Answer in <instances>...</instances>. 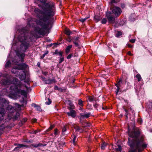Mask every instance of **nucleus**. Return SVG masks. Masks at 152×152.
Masks as SVG:
<instances>
[{"mask_svg": "<svg viewBox=\"0 0 152 152\" xmlns=\"http://www.w3.org/2000/svg\"><path fill=\"white\" fill-rule=\"evenodd\" d=\"M38 6L43 10L42 11L38 8H35L34 10V14L38 18L35 20L37 25L41 28L37 27L35 28V31L38 34L41 35L45 34V30H47L50 26H52L54 18L53 16L55 15V12L53 13H50L49 10L45 8L43 5L39 4Z\"/></svg>", "mask_w": 152, "mask_h": 152, "instance_id": "f257e3e1", "label": "nucleus"}, {"mask_svg": "<svg viewBox=\"0 0 152 152\" xmlns=\"http://www.w3.org/2000/svg\"><path fill=\"white\" fill-rule=\"evenodd\" d=\"M129 138L128 143L130 147L129 152H141L147 147V144L143 143V136L140 134V129L138 128L133 129V131L128 133Z\"/></svg>", "mask_w": 152, "mask_h": 152, "instance_id": "f03ea898", "label": "nucleus"}, {"mask_svg": "<svg viewBox=\"0 0 152 152\" xmlns=\"http://www.w3.org/2000/svg\"><path fill=\"white\" fill-rule=\"evenodd\" d=\"M2 83L4 85H8L13 84L15 86H11L10 89L11 91L14 92L16 94H20L26 97L27 94L30 91H31L30 87L27 86L25 84L22 83L18 79L14 78L12 81L9 79L5 78L1 80Z\"/></svg>", "mask_w": 152, "mask_h": 152, "instance_id": "7ed1b4c3", "label": "nucleus"}, {"mask_svg": "<svg viewBox=\"0 0 152 152\" xmlns=\"http://www.w3.org/2000/svg\"><path fill=\"white\" fill-rule=\"evenodd\" d=\"M19 39L20 42H22L20 45V51L25 52L29 47V42L31 41V39L28 37L23 36L19 37Z\"/></svg>", "mask_w": 152, "mask_h": 152, "instance_id": "20e7f679", "label": "nucleus"}, {"mask_svg": "<svg viewBox=\"0 0 152 152\" xmlns=\"http://www.w3.org/2000/svg\"><path fill=\"white\" fill-rule=\"evenodd\" d=\"M27 66L25 63H23L13 68L12 70V72L13 73L17 72V70H23L26 69Z\"/></svg>", "mask_w": 152, "mask_h": 152, "instance_id": "39448f33", "label": "nucleus"}, {"mask_svg": "<svg viewBox=\"0 0 152 152\" xmlns=\"http://www.w3.org/2000/svg\"><path fill=\"white\" fill-rule=\"evenodd\" d=\"M8 115L9 116L13 119L14 121L19 120L20 116L19 113L17 112L15 110L12 113H11V114H8Z\"/></svg>", "mask_w": 152, "mask_h": 152, "instance_id": "423d86ee", "label": "nucleus"}, {"mask_svg": "<svg viewBox=\"0 0 152 152\" xmlns=\"http://www.w3.org/2000/svg\"><path fill=\"white\" fill-rule=\"evenodd\" d=\"M111 14L110 12H107L106 13V17L109 23H114L115 22V19L114 17L111 15Z\"/></svg>", "mask_w": 152, "mask_h": 152, "instance_id": "0eeeda50", "label": "nucleus"}, {"mask_svg": "<svg viewBox=\"0 0 152 152\" xmlns=\"http://www.w3.org/2000/svg\"><path fill=\"white\" fill-rule=\"evenodd\" d=\"M121 10L120 8L117 7H114L112 10V13L115 16H118L121 13Z\"/></svg>", "mask_w": 152, "mask_h": 152, "instance_id": "6e6552de", "label": "nucleus"}, {"mask_svg": "<svg viewBox=\"0 0 152 152\" xmlns=\"http://www.w3.org/2000/svg\"><path fill=\"white\" fill-rule=\"evenodd\" d=\"M79 37H74L72 38V42L76 47L80 48L81 47L79 45L80 40Z\"/></svg>", "mask_w": 152, "mask_h": 152, "instance_id": "1a4fd4ad", "label": "nucleus"}, {"mask_svg": "<svg viewBox=\"0 0 152 152\" xmlns=\"http://www.w3.org/2000/svg\"><path fill=\"white\" fill-rule=\"evenodd\" d=\"M57 82L54 77H53L52 79L48 78V80H45V84H51L56 83Z\"/></svg>", "mask_w": 152, "mask_h": 152, "instance_id": "9d476101", "label": "nucleus"}, {"mask_svg": "<svg viewBox=\"0 0 152 152\" xmlns=\"http://www.w3.org/2000/svg\"><path fill=\"white\" fill-rule=\"evenodd\" d=\"M16 55L19 58L20 61L22 62L23 61V59L25 55V53H20L19 52H17L16 53Z\"/></svg>", "mask_w": 152, "mask_h": 152, "instance_id": "9b49d317", "label": "nucleus"}, {"mask_svg": "<svg viewBox=\"0 0 152 152\" xmlns=\"http://www.w3.org/2000/svg\"><path fill=\"white\" fill-rule=\"evenodd\" d=\"M15 145L17 146V147H16L15 149H14V151H18L19 150L20 148L23 147H26L27 148L28 147V146L25 145L23 144H18L16 143L15 144Z\"/></svg>", "mask_w": 152, "mask_h": 152, "instance_id": "f8f14e48", "label": "nucleus"}, {"mask_svg": "<svg viewBox=\"0 0 152 152\" xmlns=\"http://www.w3.org/2000/svg\"><path fill=\"white\" fill-rule=\"evenodd\" d=\"M67 114L68 116H71L72 118H75L76 116V112L73 110H70V112H67Z\"/></svg>", "mask_w": 152, "mask_h": 152, "instance_id": "ddd939ff", "label": "nucleus"}, {"mask_svg": "<svg viewBox=\"0 0 152 152\" xmlns=\"http://www.w3.org/2000/svg\"><path fill=\"white\" fill-rule=\"evenodd\" d=\"M7 110L9 111V114H11V113H12L13 112L15 111V110H14V108L11 105H9L7 107Z\"/></svg>", "mask_w": 152, "mask_h": 152, "instance_id": "4468645a", "label": "nucleus"}, {"mask_svg": "<svg viewBox=\"0 0 152 152\" xmlns=\"http://www.w3.org/2000/svg\"><path fill=\"white\" fill-rule=\"evenodd\" d=\"M90 113H86L84 114H83L82 113H80V118H82V119L84 118H88L90 116Z\"/></svg>", "mask_w": 152, "mask_h": 152, "instance_id": "2eb2a0df", "label": "nucleus"}, {"mask_svg": "<svg viewBox=\"0 0 152 152\" xmlns=\"http://www.w3.org/2000/svg\"><path fill=\"white\" fill-rule=\"evenodd\" d=\"M46 145H43L42 143H39L38 144H32L31 145L34 147L35 148H37L38 147L41 146H45Z\"/></svg>", "mask_w": 152, "mask_h": 152, "instance_id": "dca6fc26", "label": "nucleus"}, {"mask_svg": "<svg viewBox=\"0 0 152 152\" xmlns=\"http://www.w3.org/2000/svg\"><path fill=\"white\" fill-rule=\"evenodd\" d=\"M101 19L102 17L99 15H95L94 17V20L96 22H98Z\"/></svg>", "mask_w": 152, "mask_h": 152, "instance_id": "f3484780", "label": "nucleus"}, {"mask_svg": "<svg viewBox=\"0 0 152 152\" xmlns=\"http://www.w3.org/2000/svg\"><path fill=\"white\" fill-rule=\"evenodd\" d=\"M72 45H70L67 47L66 49V54L69 53L70 51V50L72 47Z\"/></svg>", "mask_w": 152, "mask_h": 152, "instance_id": "a211bd4d", "label": "nucleus"}, {"mask_svg": "<svg viewBox=\"0 0 152 152\" xmlns=\"http://www.w3.org/2000/svg\"><path fill=\"white\" fill-rule=\"evenodd\" d=\"M75 108V106L74 104L71 102H70L69 104V107H68V109L69 110H73Z\"/></svg>", "mask_w": 152, "mask_h": 152, "instance_id": "6ab92c4d", "label": "nucleus"}, {"mask_svg": "<svg viewBox=\"0 0 152 152\" xmlns=\"http://www.w3.org/2000/svg\"><path fill=\"white\" fill-rule=\"evenodd\" d=\"M54 54L58 55L60 57H62L63 52H59L58 50H55Z\"/></svg>", "mask_w": 152, "mask_h": 152, "instance_id": "aec40b11", "label": "nucleus"}, {"mask_svg": "<svg viewBox=\"0 0 152 152\" xmlns=\"http://www.w3.org/2000/svg\"><path fill=\"white\" fill-rule=\"evenodd\" d=\"M66 126H64L62 128V134L64 135H65L68 134V133H66Z\"/></svg>", "mask_w": 152, "mask_h": 152, "instance_id": "412c9836", "label": "nucleus"}, {"mask_svg": "<svg viewBox=\"0 0 152 152\" xmlns=\"http://www.w3.org/2000/svg\"><path fill=\"white\" fill-rule=\"evenodd\" d=\"M107 143H105L104 142H102V144H101V149L104 150V149L105 148L107 145Z\"/></svg>", "mask_w": 152, "mask_h": 152, "instance_id": "4be33fe9", "label": "nucleus"}, {"mask_svg": "<svg viewBox=\"0 0 152 152\" xmlns=\"http://www.w3.org/2000/svg\"><path fill=\"white\" fill-rule=\"evenodd\" d=\"M21 76H20V79L21 80H23L25 79L26 78L25 73L24 72H23L21 74Z\"/></svg>", "mask_w": 152, "mask_h": 152, "instance_id": "5701e85b", "label": "nucleus"}, {"mask_svg": "<svg viewBox=\"0 0 152 152\" xmlns=\"http://www.w3.org/2000/svg\"><path fill=\"white\" fill-rule=\"evenodd\" d=\"M74 129L76 130L77 131L80 132V131H81L80 132H82L83 130L82 129L80 128V127L78 126H76L74 127Z\"/></svg>", "mask_w": 152, "mask_h": 152, "instance_id": "b1692460", "label": "nucleus"}, {"mask_svg": "<svg viewBox=\"0 0 152 152\" xmlns=\"http://www.w3.org/2000/svg\"><path fill=\"white\" fill-rule=\"evenodd\" d=\"M88 100L89 101L91 102L94 101H95V99L94 97L89 96L88 97Z\"/></svg>", "mask_w": 152, "mask_h": 152, "instance_id": "393cba45", "label": "nucleus"}, {"mask_svg": "<svg viewBox=\"0 0 152 152\" xmlns=\"http://www.w3.org/2000/svg\"><path fill=\"white\" fill-rule=\"evenodd\" d=\"M122 34V32L120 31H118L117 33L115 34V36L116 37H118Z\"/></svg>", "mask_w": 152, "mask_h": 152, "instance_id": "a878e982", "label": "nucleus"}, {"mask_svg": "<svg viewBox=\"0 0 152 152\" xmlns=\"http://www.w3.org/2000/svg\"><path fill=\"white\" fill-rule=\"evenodd\" d=\"M83 102L81 99H79L78 100V104L80 106L83 107Z\"/></svg>", "mask_w": 152, "mask_h": 152, "instance_id": "bb28decb", "label": "nucleus"}, {"mask_svg": "<svg viewBox=\"0 0 152 152\" xmlns=\"http://www.w3.org/2000/svg\"><path fill=\"white\" fill-rule=\"evenodd\" d=\"M4 109L0 107V114H1L2 115H4Z\"/></svg>", "mask_w": 152, "mask_h": 152, "instance_id": "cd10ccee", "label": "nucleus"}, {"mask_svg": "<svg viewBox=\"0 0 152 152\" xmlns=\"http://www.w3.org/2000/svg\"><path fill=\"white\" fill-rule=\"evenodd\" d=\"M136 77L138 81H140L141 80L142 78L140 74L137 75Z\"/></svg>", "mask_w": 152, "mask_h": 152, "instance_id": "c85d7f7f", "label": "nucleus"}, {"mask_svg": "<svg viewBox=\"0 0 152 152\" xmlns=\"http://www.w3.org/2000/svg\"><path fill=\"white\" fill-rule=\"evenodd\" d=\"M21 103L22 104L23 106H24V104H27V102L25 100L24 98H22V100L21 101Z\"/></svg>", "mask_w": 152, "mask_h": 152, "instance_id": "c756f323", "label": "nucleus"}, {"mask_svg": "<svg viewBox=\"0 0 152 152\" xmlns=\"http://www.w3.org/2000/svg\"><path fill=\"white\" fill-rule=\"evenodd\" d=\"M72 33V32L69 30H66L65 31V34L69 36Z\"/></svg>", "mask_w": 152, "mask_h": 152, "instance_id": "7c9ffc66", "label": "nucleus"}, {"mask_svg": "<svg viewBox=\"0 0 152 152\" xmlns=\"http://www.w3.org/2000/svg\"><path fill=\"white\" fill-rule=\"evenodd\" d=\"M123 109L124 110L125 112V115L126 116L127 118L128 117L127 115L128 114V111L126 109H125L124 107H123Z\"/></svg>", "mask_w": 152, "mask_h": 152, "instance_id": "2f4dec72", "label": "nucleus"}, {"mask_svg": "<svg viewBox=\"0 0 152 152\" xmlns=\"http://www.w3.org/2000/svg\"><path fill=\"white\" fill-rule=\"evenodd\" d=\"M10 64H11V62H10V61H8L5 64V66L6 67H9L10 66Z\"/></svg>", "mask_w": 152, "mask_h": 152, "instance_id": "473e14b6", "label": "nucleus"}, {"mask_svg": "<svg viewBox=\"0 0 152 152\" xmlns=\"http://www.w3.org/2000/svg\"><path fill=\"white\" fill-rule=\"evenodd\" d=\"M118 148H116L115 149L116 151H119L120 152H121V147L120 145H118Z\"/></svg>", "mask_w": 152, "mask_h": 152, "instance_id": "72a5a7b5", "label": "nucleus"}, {"mask_svg": "<svg viewBox=\"0 0 152 152\" xmlns=\"http://www.w3.org/2000/svg\"><path fill=\"white\" fill-rule=\"evenodd\" d=\"M48 102H45V104L49 105L51 103V100L49 98H48Z\"/></svg>", "mask_w": 152, "mask_h": 152, "instance_id": "f704fd0d", "label": "nucleus"}, {"mask_svg": "<svg viewBox=\"0 0 152 152\" xmlns=\"http://www.w3.org/2000/svg\"><path fill=\"white\" fill-rule=\"evenodd\" d=\"M88 17H86L84 18H81L79 19V21H81V22L83 23L86 20Z\"/></svg>", "mask_w": 152, "mask_h": 152, "instance_id": "c9c22d12", "label": "nucleus"}, {"mask_svg": "<svg viewBox=\"0 0 152 152\" xmlns=\"http://www.w3.org/2000/svg\"><path fill=\"white\" fill-rule=\"evenodd\" d=\"M115 86H116L117 88V91H116V95H117L118 92L119 91V90H120V86H119L118 85H115Z\"/></svg>", "mask_w": 152, "mask_h": 152, "instance_id": "e433bc0d", "label": "nucleus"}, {"mask_svg": "<svg viewBox=\"0 0 152 152\" xmlns=\"http://www.w3.org/2000/svg\"><path fill=\"white\" fill-rule=\"evenodd\" d=\"M107 22V20L105 18H103L102 20L101 23L103 24H105Z\"/></svg>", "mask_w": 152, "mask_h": 152, "instance_id": "4c0bfd02", "label": "nucleus"}, {"mask_svg": "<svg viewBox=\"0 0 152 152\" xmlns=\"http://www.w3.org/2000/svg\"><path fill=\"white\" fill-rule=\"evenodd\" d=\"M64 61V58L63 57H61L59 61V63L61 64L62 62Z\"/></svg>", "mask_w": 152, "mask_h": 152, "instance_id": "58836bf2", "label": "nucleus"}, {"mask_svg": "<svg viewBox=\"0 0 152 152\" xmlns=\"http://www.w3.org/2000/svg\"><path fill=\"white\" fill-rule=\"evenodd\" d=\"M37 110V111H41V109L40 107L38 105H37L36 107Z\"/></svg>", "mask_w": 152, "mask_h": 152, "instance_id": "ea45409f", "label": "nucleus"}, {"mask_svg": "<svg viewBox=\"0 0 152 152\" xmlns=\"http://www.w3.org/2000/svg\"><path fill=\"white\" fill-rule=\"evenodd\" d=\"M122 83V80L120 79L119 80V81L117 83L115 84V85H118L119 86H121V84Z\"/></svg>", "mask_w": 152, "mask_h": 152, "instance_id": "a19ab883", "label": "nucleus"}, {"mask_svg": "<svg viewBox=\"0 0 152 152\" xmlns=\"http://www.w3.org/2000/svg\"><path fill=\"white\" fill-rule=\"evenodd\" d=\"M71 37L70 36H69L68 39H67V40L69 42H70L71 41H72V38H71Z\"/></svg>", "mask_w": 152, "mask_h": 152, "instance_id": "79ce46f5", "label": "nucleus"}, {"mask_svg": "<svg viewBox=\"0 0 152 152\" xmlns=\"http://www.w3.org/2000/svg\"><path fill=\"white\" fill-rule=\"evenodd\" d=\"M117 3V1H116L115 0H111V1L110 2L109 4L112 5L113 3Z\"/></svg>", "mask_w": 152, "mask_h": 152, "instance_id": "37998d69", "label": "nucleus"}, {"mask_svg": "<svg viewBox=\"0 0 152 152\" xmlns=\"http://www.w3.org/2000/svg\"><path fill=\"white\" fill-rule=\"evenodd\" d=\"M72 56V54H70L67 56L66 58L68 59H70Z\"/></svg>", "mask_w": 152, "mask_h": 152, "instance_id": "c03bdc74", "label": "nucleus"}, {"mask_svg": "<svg viewBox=\"0 0 152 152\" xmlns=\"http://www.w3.org/2000/svg\"><path fill=\"white\" fill-rule=\"evenodd\" d=\"M42 74L45 76L48 75V72H42Z\"/></svg>", "mask_w": 152, "mask_h": 152, "instance_id": "a18cd8bd", "label": "nucleus"}, {"mask_svg": "<svg viewBox=\"0 0 152 152\" xmlns=\"http://www.w3.org/2000/svg\"><path fill=\"white\" fill-rule=\"evenodd\" d=\"M76 137L74 135V137L73 140V143H75V140H76Z\"/></svg>", "mask_w": 152, "mask_h": 152, "instance_id": "49530a36", "label": "nucleus"}, {"mask_svg": "<svg viewBox=\"0 0 152 152\" xmlns=\"http://www.w3.org/2000/svg\"><path fill=\"white\" fill-rule=\"evenodd\" d=\"M24 123L22 121H21L19 123V126H21Z\"/></svg>", "mask_w": 152, "mask_h": 152, "instance_id": "de8ad7c7", "label": "nucleus"}, {"mask_svg": "<svg viewBox=\"0 0 152 152\" xmlns=\"http://www.w3.org/2000/svg\"><path fill=\"white\" fill-rule=\"evenodd\" d=\"M55 126L54 125H51L50 126V127L49 128V129L50 130H51Z\"/></svg>", "mask_w": 152, "mask_h": 152, "instance_id": "09e8293b", "label": "nucleus"}, {"mask_svg": "<svg viewBox=\"0 0 152 152\" xmlns=\"http://www.w3.org/2000/svg\"><path fill=\"white\" fill-rule=\"evenodd\" d=\"M82 127L84 128L86 126H89V125L88 124H86V125H84L83 124H82Z\"/></svg>", "mask_w": 152, "mask_h": 152, "instance_id": "8fccbe9b", "label": "nucleus"}, {"mask_svg": "<svg viewBox=\"0 0 152 152\" xmlns=\"http://www.w3.org/2000/svg\"><path fill=\"white\" fill-rule=\"evenodd\" d=\"M37 105L35 103H32L31 105V106L35 108H36V107Z\"/></svg>", "mask_w": 152, "mask_h": 152, "instance_id": "3c124183", "label": "nucleus"}, {"mask_svg": "<svg viewBox=\"0 0 152 152\" xmlns=\"http://www.w3.org/2000/svg\"><path fill=\"white\" fill-rule=\"evenodd\" d=\"M135 39H130V42H132L133 43H134L135 42Z\"/></svg>", "mask_w": 152, "mask_h": 152, "instance_id": "603ef678", "label": "nucleus"}, {"mask_svg": "<svg viewBox=\"0 0 152 152\" xmlns=\"http://www.w3.org/2000/svg\"><path fill=\"white\" fill-rule=\"evenodd\" d=\"M99 105L97 104H94V106L95 108H97V107Z\"/></svg>", "mask_w": 152, "mask_h": 152, "instance_id": "864d4df0", "label": "nucleus"}, {"mask_svg": "<svg viewBox=\"0 0 152 152\" xmlns=\"http://www.w3.org/2000/svg\"><path fill=\"white\" fill-rule=\"evenodd\" d=\"M27 120V119L26 118H24L22 120L23 122L24 123L25 122H26Z\"/></svg>", "mask_w": 152, "mask_h": 152, "instance_id": "5fc2aeb1", "label": "nucleus"}, {"mask_svg": "<svg viewBox=\"0 0 152 152\" xmlns=\"http://www.w3.org/2000/svg\"><path fill=\"white\" fill-rule=\"evenodd\" d=\"M54 89L55 90H58V87L56 85L54 86Z\"/></svg>", "mask_w": 152, "mask_h": 152, "instance_id": "6e6d98bb", "label": "nucleus"}, {"mask_svg": "<svg viewBox=\"0 0 152 152\" xmlns=\"http://www.w3.org/2000/svg\"><path fill=\"white\" fill-rule=\"evenodd\" d=\"M41 78L42 81H44V82H45V80H45V77H41Z\"/></svg>", "mask_w": 152, "mask_h": 152, "instance_id": "4d7b16f0", "label": "nucleus"}, {"mask_svg": "<svg viewBox=\"0 0 152 152\" xmlns=\"http://www.w3.org/2000/svg\"><path fill=\"white\" fill-rule=\"evenodd\" d=\"M58 131V130L57 129H55V131L54 132V134L56 135L57 134V132Z\"/></svg>", "mask_w": 152, "mask_h": 152, "instance_id": "13d9d810", "label": "nucleus"}, {"mask_svg": "<svg viewBox=\"0 0 152 152\" xmlns=\"http://www.w3.org/2000/svg\"><path fill=\"white\" fill-rule=\"evenodd\" d=\"M2 101L3 102L5 103L7 102V101L4 99H2Z\"/></svg>", "mask_w": 152, "mask_h": 152, "instance_id": "bf43d9fd", "label": "nucleus"}, {"mask_svg": "<svg viewBox=\"0 0 152 152\" xmlns=\"http://www.w3.org/2000/svg\"><path fill=\"white\" fill-rule=\"evenodd\" d=\"M46 55L45 53L44 54L42 55V56L41 57V59H43V58H44V57Z\"/></svg>", "mask_w": 152, "mask_h": 152, "instance_id": "052dcab7", "label": "nucleus"}, {"mask_svg": "<svg viewBox=\"0 0 152 152\" xmlns=\"http://www.w3.org/2000/svg\"><path fill=\"white\" fill-rule=\"evenodd\" d=\"M125 102H127V107H129V106H130V105H129V104H128V102H127V100H124Z\"/></svg>", "mask_w": 152, "mask_h": 152, "instance_id": "680f3d73", "label": "nucleus"}, {"mask_svg": "<svg viewBox=\"0 0 152 152\" xmlns=\"http://www.w3.org/2000/svg\"><path fill=\"white\" fill-rule=\"evenodd\" d=\"M128 54L130 56H132V55L130 51H129L128 52Z\"/></svg>", "mask_w": 152, "mask_h": 152, "instance_id": "e2e57ef3", "label": "nucleus"}, {"mask_svg": "<svg viewBox=\"0 0 152 152\" xmlns=\"http://www.w3.org/2000/svg\"><path fill=\"white\" fill-rule=\"evenodd\" d=\"M37 121V120L36 119H33V121H32L34 122H36V121Z\"/></svg>", "mask_w": 152, "mask_h": 152, "instance_id": "0e129e2a", "label": "nucleus"}, {"mask_svg": "<svg viewBox=\"0 0 152 152\" xmlns=\"http://www.w3.org/2000/svg\"><path fill=\"white\" fill-rule=\"evenodd\" d=\"M40 63L39 62H38L37 63V65L39 67H40Z\"/></svg>", "mask_w": 152, "mask_h": 152, "instance_id": "69168bd1", "label": "nucleus"}, {"mask_svg": "<svg viewBox=\"0 0 152 152\" xmlns=\"http://www.w3.org/2000/svg\"><path fill=\"white\" fill-rule=\"evenodd\" d=\"M37 132V131H34L33 133L34 134H36Z\"/></svg>", "mask_w": 152, "mask_h": 152, "instance_id": "338daca9", "label": "nucleus"}, {"mask_svg": "<svg viewBox=\"0 0 152 152\" xmlns=\"http://www.w3.org/2000/svg\"><path fill=\"white\" fill-rule=\"evenodd\" d=\"M128 46L129 47V48H132V45H130L129 44L128 45Z\"/></svg>", "mask_w": 152, "mask_h": 152, "instance_id": "774afa93", "label": "nucleus"}]
</instances>
